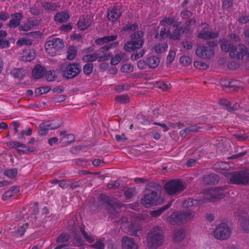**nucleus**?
Wrapping results in <instances>:
<instances>
[{
  "label": "nucleus",
  "mask_w": 249,
  "mask_h": 249,
  "mask_svg": "<svg viewBox=\"0 0 249 249\" xmlns=\"http://www.w3.org/2000/svg\"><path fill=\"white\" fill-rule=\"evenodd\" d=\"M147 187L144 191L143 197L141 202L145 207H150L158 203L159 196L156 191L159 189V185L155 182H150Z\"/></svg>",
  "instance_id": "1"
},
{
  "label": "nucleus",
  "mask_w": 249,
  "mask_h": 249,
  "mask_svg": "<svg viewBox=\"0 0 249 249\" xmlns=\"http://www.w3.org/2000/svg\"><path fill=\"white\" fill-rule=\"evenodd\" d=\"M100 200L105 204L109 217L115 218L120 215V209L123 207V204L119 201L113 199L105 195L100 196Z\"/></svg>",
  "instance_id": "2"
},
{
  "label": "nucleus",
  "mask_w": 249,
  "mask_h": 249,
  "mask_svg": "<svg viewBox=\"0 0 249 249\" xmlns=\"http://www.w3.org/2000/svg\"><path fill=\"white\" fill-rule=\"evenodd\" d=\"M163 236L162 229L156 226L153 228L148 234L147 245L149 248H157L161 245Z\"/></svg>",
  "instance_id": "3"
},
{
  "label": "nucleus",
  "mask_w": 249,
  "mask_h": 249,
  "mask_svg": "<svg viewBox=\"0 0 249 249\" xmlns=\"http://www.w3.org/2000/svg\"><path fill=\"white\" fill-rule=\"evenodd\" d=\"M231 184L247 185L249 183V170H238L231 172L228 177Z\"/></svg>",
  "instance_id": "4"
},
{
  "label": "nucleus",
  "mask_w": 249,
  "mask_h": 249,
  "mask_svg": "<svg viewBox=\"0 0 249 249\" xmlns=\"http://www.w3.org/2000/svg\"><path fill=\"white\" fill-rule=\"evenodd\" d=\"M194 213L190 210L175 212L168 218V222L172 225H180L192 218Z\"/></svg>",
  "instance_id": "5"
},
{
  "label": "nucleus",
  "mask_w": 249,
  "mask_h": 249,
  "mask_svg": "<svg viewBox=\"0 0 249 249\" xmlns=\"http://www.w3.org/2000/svg\"><path fill=\"white\" fill-rule=\"evenodd\" d=\"M64 46V40L57 37H53L52 39L47 41L45 44V51L51 56L55 55L56 51L62 49Z\"/></svg>",
  "instance_id": "6"
},
{
  "label": "nucleus",
  "mask_w": 249,
  "mask_h": 249,
  "mask_svg": "<svg viewBox=\"0 0 249 249\" xmlns=\"http://www.w3.org/2000/svg\"><path fill=\"white\" fill-rule=\"evenodd\" d=\"M164 189L169 195H177L182 192L185 187L181 180L173 179L165 184Z\"/></svg>",
  "instance_id": "7"
},
{
  "label": "nucleus",
  "mask_w": 249,
  "mask_h": 249,
  "mask_svg": "<svg viewBox=\"0 0 249 249\" xmlns=\"http://www.w3.org/2000/svg\"><path fill=\"white\" fill-rule=\"evenodd\" d=\"M62 124L61 120L58 118L44 121L40 124L38 132L40 135H46L48 134L49 130L56 129L59 127Z\"/></svg>",
  "instance_id": "8"
},
{
  "label": "nucleus",
  "mask_w": 249,
  "mask_h": 249,
  "mask_svg": "<svg viewBox=\"0 0 249 249\" xmlns=\"http://www.w3.org/2000/svg\"><path fill=\"white\" fill-rule=\"evenodd\" d=\"M81 71V68L79 63H69L62 71V76L67 80L72 79L77 76Z\"/></svg>",
  "instance_id": "9"
},
{
  "label": "nucleus",
  "mask_w": 249,
  "mask_h": 249,
  "mask_svg": "<svg viewBox=\"0 0 249 249\" xmlns=\"http://www.w3.org/2000/svg\"><path fill=\"white\" fill-rule=\"evenodd\" d=\"M231 230L226 223H222L219 224L214 231V235L215 238L220 240H226L231 236Z\"/></svg>",
  "instance_id": "10"
},
{
  "label": "nucleus",
  "mask_w": 249,
  "mask_h": 249,
  "mask_svg": "<svg viewBox=\"0 0 249 249\" xmlns=\"http://www.w3.org/2000/svg\"><path fill=\"white\" fill-rule=\"evenodd\" d=\"M246 52L247 47L244 44L240 43L237 45H232L229 56L232 59H242L246 55Z\"/></svg>",
  "instance_id": "11"
},
{
  "label": "nucleus",
  "mask_w": 249,
  "mask_h": 249,
  "mask_svg": "<svg viewBox=\"0 0 249 249\" xmlns=\"http://www.w3.org/2000/svg\"><path fill=\"white\" fill-rule=\"evenodd\" d=\"M214 53V52L212 48L206 46H199L196 50V56L201 58L210 59Z\"/></svg>",
  "instance_id": "12"
},
{
  "label": "nucleus",
  "mask_w": 249,
  "mask_h": 249,
  "mask_svg": "<svg viewBox=\"0 0 249 249\" xmlns=\"http://www.w3.org/2000/svg\"><path fill=\"white\" fill-rule=\"evenodd\" d=\"M144 44V39L130 40L126 42L124 47V50L127 52H131L141 49Z\"/></svg>",
  "instance_id": "13"
},
{
  "label": "nucleus",
  "mask_w": 249,
  "mask_h": 249,
  "mask_svg": "<svg viewBox=\"0 0 249 249\" xmlns=\"http://www.w3.org/2000/svg\"><path fill=\"white\" fill-rule=\"evenodd\" d=\"M92 20L88 16H81L77 22V28L81 30L85 31L91 25Z\"/></svg>",
  "instance_id": "14"
},
{
  "label": "nucleus",
  "mask_w": 249,
  "mask_h": 249,
  "mask_svg": "<svg viewBox=\"0 0 249 249\" xmlns=\"http://www.w3.org/2000/svg\"><path fill=\"white\" fill-rule=\"evenodd\" d=\"M121 241L123 249H138V246L132 237L124 236L123 237Z\"/></svg>",
  "instance_id": "15"
},
{
  "label": "nucleus",
  "mask_w": 249,
  "mask_h": 249,
  "mask_svg": "<svg viewBox=\"0 0 249 249\" xmlns=\"http://www.w3.org/2000/svg\"><path fill=\"white\" fill-rule=\"evenodd\" d=\"M219 181L218 175L215 174H210L203 176L202 183L204 185H215Z\"/></svg>",
  "instance_id": "16"
},
{
  "label": "nucleus",
  "mask_w": 249,
  "mask_h": 249,
  "mask_svg": "<svg viewBox=\"0 0 249 249\" xmlns=\"http://www.w3.org/2000/svg\"><path fill=\"white\" fill-rule=\"evenodd\" d=\"M122 16V13L117 7H114L112 10L108 11L107 18L109 21L116 23Z\"/></svg>",
  "instance_id": "17"
},
{
  "label": "nucleus",
  "mask_w": 249,
  "mask_h": 249,
  "mask_svg": "<svg viewBox=\"0 0 249 249\" xmlns=\"http://www.w3.org/2000/svg\"><path fill=\"white\" fill-rule=\"evenodd\" d=\"M190 31V29L187 27H177L172 33L170 32V38L174 40H179L181 34L188 33Z\"/></svg>",
  "instance_id": "18"
},
{
  "label": "nucleus",
  "mask_w": 249,
  "mask_h": 249,
  "mask_svg": "<svg viewBox=\"0 0 249 249\" xmlns=\"http://www.w3.org/2000/svg\"><path fill=\"white\" fill-rule=\"evenodd\" d=\"M12 18L10 20L8 27L11 28H15L20 25L21 20L23 16L21 13H16L11 15Z\"/></svg>",
  "instance_id": "19"
},
{
  "label": "nucleus",
  "mask_w": 249,
  "mask_h": 249,
  "mask_svg": "<svg viewBox=\"0 0 249 249\" xmlns=\"http://www.w3.org/2000/svg\"><path fill=\"white\" fill-rule=\"evenodd\" d=\"M219 36L217 32L201 31L197 35V37L203 39H211L217 38Z\"/></svg>",
  "instance_id": "20"
},
{
  "label": "nucleus",
  "mask_w": 249,
  "mask_h": 249,
  "mask_svg": "<svg viewBox=\"0 0 249 249\" xmlns=\"http://www.w3.org/2000/svg\"><path fill=\"white\" fill-rule=\"evenodd\" d=\"M202 127L198 126L197 124H194L189 126L185 129L180 131V135L181 137H185L187 135L191 132H197L200 131Z\"/></svg>",
  "instance_id": "21"
},
{
  "label": "nucleus",
  "mask_w": 249,
  "mask_h": 249,
  "mask_svg": "<svg viewBox=\"0 0 249 249\" xmlns=\"http://www.w3.org/2000/svg\"><path fill=\"white\" fill-rule=\"evenodd\" d=\"M160 24L164 27H165L167 25L168 26H173V27H177L180 24V23L177 21L175 18L169 17L161 20Z\"/></svg>",
  "instance_id": "22"
},
{
  "label": "nucleus",
  "mask_w": 249,
  "mask_h": 249,
  "mask_svg": "<svg viewBox=\"0 0 249 249\" xmlns=\"http://www.w3.org/2000/svg\"><path fill=\"white\" fill-rule=\"evenodd\" d=\"M70 18L68 13L64 12H57L54 17V20L57 22L62 23L66 22Z\"/></svg>",
  "instance_id": "23"
},
{
  "label": "nucleus",
  "mask_w": 249,
  "mask_h": 249,
  "mask_svg": "<svg viewBox=\"0 0 249 249\" xmlns=\"http://www.w3.org/2000/svg\"><path fill=\"white\" fill-rule=\"evenodd\" d=\"M41 6L44 8V9L47 11L48 12H51L53 11H57L58 8L59 7L57 4L48 1L41 2Z\"/></svg>",
  "instance_id": "24"
},
{
  "label": "nucleus",
  "mask_w": 249,
  "mask_h": 249,
  "mask_svg": "<svg viewBox=\"0 0 249 249\" xmlns=\"http://www.w3.org/2000/svg\"><path fill=\"white\" fill-rule=\"evenodd\" d=\"M45 69L44 67L41 65H37L32 71L33 76L35 78H41L45 75Z\"/></svg>",
  "instance_id": "25"
},
{
  "label": "nucleus",
  "mask_w": 249,
  "mask_h": 249,
  "mask_svg": "<svg viewBox=\"0 0 249 249\" xmlns=\"http://www.w3.org/2000/svg\"><path fill=\"white\" fill-rule=\"evenodd\" d=\"M228 187L227 185L216 187L215 188V192L212 196V198L213 199H220L222 198L225 196L223 191L227 190Z\"/></svg>",
  "instance_id": "26"
},
{
  "label": "nucleus",
  "mask_w": 249,
  "mask_h": 249,
  "mask_svg": "<svg viewBox=\"0 0 249 249\" xmlns=\"http://www.w3.org/2000/svg\"><path fill=\"white\" fill-rule=\"evenodd\" d=\"M146 63L150 68H155L158 67L160 62V59L158 57L151 56L147 58Z\"/></svg>",
  "instance_id": "27"
},
{
  "label": "nucleus",
  "mask_w": 249,
  "mask_h": 249,
  "mask_svg": "<svg viewBox=\"0 0 249 249\" xmlns=\"http://www.w3.org/2000/svg\"><path fill=\"white\" fill-rule=\"evenodd\" d=\"M219 44L222 51L229 53V54H230V52L232 45L231 41L226 39L223 38L219 41Z\"/></svg>",
  "instance_id": "28"
},
{
  "label": "nucleus",
  "mask_w": 249,
  "mask_h": 249,
  "mask_svg": "<svg viewBox=\"0 0 249 249\" xmlns=\"http://www.w3.org/2000/svg\"><path fill=\"white\" fill-rule=\"evenodd\" d=\"M185 236V231L183 229H176L174 232V240L176 242H181Z\"/></svg>",
  "instance_id": "29"
},
{
  "label": "nucleus",
  "mask_w": 249,
  "mask_h": 249,
  "mask_svg": "<svg viewBox=\"0 0 249 249\" xmlns=\"http://www.w3.org/2000/svg\"><path fill=\"white\" fill-rule=\"evenodd\" d=\"M125 232L128 234L136 236L137 234L139 228L135 223L131 222L130 224L128 223V225L126 228H125Z\"/></svg>",
  "instance_id": "30"
},
{
  "label": "nucleus",
  "mask_w": 249,
  "mask_h": 249,
  "mask_svg": "<svg viewBox=\"0 0 249 249\" xmlns=\"http://www.w3.org/2000/svg\"><path fill=\"white\" fill-rule=\"evenodd\" d=\"M170 29H167L165 27H163L161 29L160 33H157L155 36V38L159 40H161L164 38L169 37L170 38Z\"/></svg>",
  "instance_id": "31"
},
{
  "label": "nucleus",
  "mask_w": 249,
  "mask_h": 249,
  "mask_svg": "<svg viewBox=\"0 0 249 249\" xmlns=\"http://www.w3.org/2000/svg\"><path fill=\"white\" fill-rule=\"evenodd\" d=\"M117 38V35L104 36L103 37L98 38L96 39L95 42L99 45H102L105 43H108L110 41H113Z\"/></svg>",
  "instance_id": "32"
},
{
  "label": "nucleus",
  "mask_w": 249,
  "mask_h": 249,
  "mask_svg": "<svg viewBox=\"0 0 249 249\" xmlns=\"http://www.w3.org/2000/svg\"><path fill=\"white\" fill-rule=\"evenodd\" d=\"M11 73L14 78L20 80L23 79L25 75V71L22 68H14Z\"/></svg>",
  "instance_id": "33"
},
{
  "label": "nucleus",
  "mask_w": 249,
  "mask_h": 249,
  "mask_svg": "<svg viewBox=\"0 0 249 249\" xmlns=\"http://www.w3.org/2000/svg\"><path fill=\"white\" fill-rule=\"evenodd\" d=\"M138 29V24L137 23H134L133 24L127 23L124 26L121 32L124 34L127 32H133Z\"/></svg>",
  "instance_id": "34"
},
{
  "label": "nucleus",
  "mask_w": 249,
  "mask_h": 249,
  "mask_svg": "<svg viewBox=\"0 0 249 249\" xmlns=\"http://www.w3.org/2000/svg\"><path fill=\"white\" fill-rule=\"evenodd\" d=\"M98 57V54L95 53L91 54H87L83 56L82 57V60H83L84 62L86 63L92 62L96 61Z\"/></svg>",
  "instance_id": "35"
},
{
  "label": "nucleus",
  "mask_w": 249,
  "mask_h": 249,
  "mask_svg": "<svg viewBox=\"0 0 249 249\" xmlns=\"http://www.w3.org/2000/svg\"><path fill=\"white\" fill-rule=\"evenodd\" d=\"M77 54V50L74 46H70L67 51V58L68 60H72L74 59Z\"/></svg>",
  "instance_id": "36"
},
{
  "label": "nucleus",
  "mask_w": 249,
  "mask_h": 249,
  "mask_svg": "<svg viewBox=\"0 0 249 249\" xmlns=\"http://www.w3.org/2000/svg\"><path fill=\"white\" fill-rule=\"evenodd\" d=\"M170 207V205H166L165 206H163V207L159 208L158 210H154L152 211H151L150 213L151 215L153 217H157L159 215H160L162 213H163L164 211H165L166 209L169 208Z\"/></svg>",
  "instance_id": "37"
},
{
  "label": "nucleus",
  "mask_w": 249,
  "mask_h": 249,
  "mask_svg": "<svg viewBox=\"0 0 249 249\" xmlns=\"http://www.w3.org/2000/svg\"><path fill=\"white\" fill-rule=\"evenodd\" d=\"M80 229L84 238L87 240V242H88L89 243H92L95 241V239L94 237L91 236V235H89L82 226L80 228Z\"/></svg>",
  "instance_id": "38"
},
{
  "label": "nucleus",
  "mask_w": 249,
  "mask_h": 249,
  "mask_svg": "<svg viewBox=\"0 0 249 249\" xmlns=\"http://www.w3.org/2000/svg\"><path fill=\"white\" fill-rule=\"evenodd\" d=\"M168 48V45L166 44H159L154 47V50L157 53H161L166 51Z\"/></svg>",
  "instance_id": "39"
},
{
  "label": "nucleus",
  "mask_w": 249,
  "mask_h": 249,
  "mask_svg": "<svg viewBox=\"0 0 249 249\" xmlns=\"http://www.w3.org/2000/svg\"><path fill=\"white\" fill-rule=\"evenodd\" d=\"M144 35V32L142 31H138L134 32L130 35V38L131 40H138V39H143L142 37Z\"/></svg>",
  "instance_id": "40"
},
{
  "label": "nucleus",
  "mask_w": 249,
  "mask_h": 249,
  "mask_svg": "<svg viewBox=\"0 0 249 249\" xmlns=\"http://www.w3.org/2000/svg\"><path fill=\"white\" fill-rule=\"evenodd\" d=\"M18 174V170L16 168L6 170L3 172V175L11 178H15Z\"/></svg>",
  "instance_id": "41"
},
{
  "label": "nucleus",
  "mask_w": 249,
  "mask_h": 249,
  "mask_svg": "<svg viewBox=\"0 0 249 249\" xmlns=\"http://www.w3.org/2000/svg\"><path fill=\"white\" fill-rule=\"evenodd\" d=\"M241 227L245 232H247L249 231V222H248V218H244L241 217L239 219Z\"/></svg>",
  "instance_id": "42"
},
{
  "label": "nucleus",
  "mask_w": 249,
  "mask_h": 249,
  "mask_svg": "<svg viewBox=\"0 0 249 249\" xmlns=\"http://www.w3.org/2000/svg\"><path fill=\"white\" fill-rule=\"evenodd\" d=\"M33 44V40L27 38H20L17 42V45L18 46L23 45L31 46Z\"/></svg>",
  "instance_id": "43"
},
{
  "label": "nucleus",
  "mask_w": 249,
  "mask_h": 249,
  "mask_svg": "<svg viewBox=\"0 0 249 249\" xmlns=\"http://www.w3.org/2000/svg\"><path fill=\"white\" fill-rule=\"evenodd\" d=\"M93 65L91 63H88L83 67V72L86 75L90 74L93 71Z\"/></svg>",
  "instance_id": "44"
},
{
  "label": "nucleus",
  "mask_w": 249,
  "mask_h": 249,
  "mask_svg": "<svg viewBox=\"0 0 249 249\" xmlns=\"http://www.w3.org/2000/svg\"><path fill=\"white\" fill-rule=\"evenodd\" d=\"M51 90V88L49 87H44L36 89L35 93L36 96L40 95L44 93L48 92Z\"/></svg>",
  "instance_id": "45"
},
{
  "label": "nucleus",
  "mask_w": 249,
  "mask_h": 249,
  "mask_svg": "<svg viewBox=\"0 0 249 249\" xmlns=\"http://www.w3.org/2000/svg\"><path fill=\"white\" fill-rule=\"evenodd\" d=\"M181 7L183 9H190L192 10L195 9V6L190 0H184L181 3Z\"/></svg>",
  "instance_id": "46"
},
{
  "label": "nucleus",
  "mask_w": 249,
  "mask_h": 249,
  "mask_svg": "<svg viewBox=\"0 0 249 249\" xmlns=\"http://www.w3.org/2000/svg\"><path fill=\"white\" fill-rule=\"evenodd\" d=\"M193 14L189 9H183L180 12V17L182 19H187L192 17Z\"/></svg>",
  "instance_id": "47"
},
{
  "label": "nucleus",
  "mask_w": 249,
  "mask_h": 249,
  "mask_svg": "<svg viewBox=\"0 0 249 249\" xmlns=\"http://www.w3.org/2000/svg\"><path fill=\"white\" fill-rule=\"evenodd\" d=\"M45 76L47 80L49 81H53L56 78L55 72L54 70H50L49 71H47L45 74Z\"/></svg>",
  "instance_id": "48"
},
{
  "label": "nucleus",
  "mask_w": 249,
  "mask_h": 249,
  "mask_svg": "<svg viewBox=\"0 0 249 249\" xmlns=\"http://www.w3.org/2000/svg\"><path fill=\"white\" fill-rule=\"evenodd\" d=\"M115 100L121 104H126L129 102V98L127 95H121L116 96Z\"/></svg>",
  "instance_id": "49"
},
{
  "label": "nucleus",
  "mask_w": 249,
  "mask_h": 249,
  "mask_svg": "<svg viewBox=\"0 0 249 249\" xmlns=\"http://www.w3.org/2000/svg\"><path fill=\"white\" fill-rule=\"evenodd\" d=\"M110 57L111 58L110 63L112 65H117L123 58V56L118 54L115 55L114 56L112 54H110Z\"/></svg>",
  "instance_id": "50"
},
{
  "label": "nucleus",
  "mask_w": 249,
  "mask_h": 249,
  "mask_svg": "<svg viewBox=\"0 0 249 249\" xmlns=\"http://www.w3.org/2000/svg\"><path fill=\"white\" fill-rule=\"evenodd\" d=\"M22 149H18V151L23 153H27V152H34L36 151V149L34 147H29L23 144L21 147Z\"/></svg>",
  "instance_id": "51"
},
{
  "label": "nucleus",
  "mask_w": 249,
  "mask_h": 249,
  "mask_svg": "<svg viewBox=\"0 0 249 249\" xmlns=\"http://www.w3.org/2000/svg\"><path fill=\"white\" fill-rule=\"evenodd\" d=\"M75 140V136L73 134H70L64 136L61 139L66 144H70Z\"/></svg>",
  "instance_id": "52"
},
{
  "label": "nucleus",
  "mask_w": 249,
  "mask_h": 249,
  "mask_svg": "<svg viewBox=\"0 0 249 249\" xmlns=\"http://www.w3.org/2000/svg\"><path fill=\"white\" fill-rule=\"evenodd\" d=\"M238 81L236 80L230 81L229 90H231V92L237 91L238 89Z\"/></svg>",
  "instance_id": "53"
},
{
  "label": "nucleus",
  "mask_w": 249,
  "mask_h": 249,
  "mask_svg": "<svg viewBox=\"0 0 249 249\" xmlns=\"http://www.w3.org/2000/svg\"><path fill=\"white\" fill-rule=\"evenodd\" d=\"M233 6V2L231 0H225L223 1L222 8L224 11H227Z\"/></svg>",
  "instance_id": "54"
},
{
  "label": "nucleus",
  "mask_w": 249,
  "mask_h": 249,
  "mask_svg": "<svg viewBox=\"0 0 249 249\" xmlns=\"http://www.w3.org/2000/svg\"><path fill=\"white\" fill-rule=\"evenodd\" d=\"M220 84L222 86L223 89L227 92H231L229 90L230 80L227 79H222L220 80Z\"/></svg>",
  "instance_id": "55"
},
{
  "label": "nucleus",
  "mask_w": 249,
  "mask_h": 249,
  "mask_svg": "<svg viewBox=\"0 0 249 249\" xmlns=\"http://www.w3.org/2000/svg\"><path fill=\"white\" fill-rule=\"evenodd\" d=\"M121 71L123 72H130L133 71V67L131 64H126L121 68Z\"/></svg>",
  "instance_id": "56"
},
{
  "label": "nucleus",
  "mask_w": 249,
  "mask_h": 249,
  "mask_svg": "<svg viewBox=\"0 0 249 249\" xmlns=\"http://www.w3.org/2000/svg\"><path fill=\"white\" fill-rule=\"evenodd\" d=\"M136 190L134 188H129L124 192L127 198H130L135 195Z\"/></svg>",
  "instance_id": "57"
},
{
  "label": "nucleus",
  "mask_w": 249,
  "mask_h": 249,
  "mask_svg": "<svg viewBox=\"0 0 249 249\" xmlns=\"http://www.w3.org/2000/svg\"><path fill=\"white\" fill-rule=\"evenodd\" d=\"M73 27V24L72 23H68L66 24H63L60 28V30L65 32H68L70 31Z\"/></svg>",
  "instance_id": "58"
},
{
  "label": "nucleus",
  "mask_w": 249,
  "mask_h": 249,
  "mask_svg": "<svg viewBox=\"0 0 249 249\" xmlns=\"http://www.w3.org/2000/svg\"><path fill=\"white\" fill-rule=\"evenodd\" d=\"M179 61L183 65L185 66H188L191 64L192 60L189 57L183 56L180 58Z\"/></svg>",
  "instance_id": "59"
},
{
  "label": "nucleus",
  "mask_w": 249,
  "mask_h": 249,
  "mask_svg": "<svg viewBox=\"0 0 249 249\" xmlns=\"http://www.w3.org/2000/svg\"><path fill=\"white\" fill-rule=\"evenodd\" d=\"M194 65L196 68L200 70H206L208 67L206 63L196 61Z\"/></svg>",
  "instance_id": "60"
},
{
  "label": "nucleus",
  "mask_w": 249,
  "mask_h": 249,
  "mask_svg": "<svg viewBox=\"0 0 249 249\" xmlns=\"http://www.w3.org/2000/svg\"><path fill=\"white\" fill-rule=\"evenodd\" d=\"M69 240V236L66 233H63L58 236L56 239L57 243H63L68 241Z\"/></svg>",
  "instance_id": "61"
},
{
  "label": "nucleus",
  "mask_w": 249,
  "mask_h": 249,
  "mask_svg": "<svg viewBox=\"0 0 249 249\" xmlns=\"http://www.w3.org/2000/svg\"><path fill=\"white\" fill-rule=\"evenodd\" d=\"M145 53V51L144 49H142L140 51V53H135L133 54H132L131 56V59L132 60H135L141 57H142L144 53Z\"/></svg>",
  "instance_id": "62"
},
{
  "label": "nucleus",
  "mask_w": 249,
  "mask_h": 249,
  "mask_svg": "<svg viewBox=\"0 0 249 249\" xmlns=\"http://www.w3.org/2000/svg\"><path fill=\"white\" fill-rule=\"evenodd\" d=\"M176 56V52L174 51H170L167 56V64L171 63L174 60Z\"/></svg>",
  "instance_id": "63"
},
{
  "label": "nucleus",
  "mask_w": 249,
  "mask_h": 249,
  "mask_svg": "<svg viewBox=\"0 0 249 249\" xmlns=\"http://www.w3.org/2000/svg\"><path fill=\"white\" fill-rule=\"evenodd\" d=\"M238 21L242 24L249 22V15L242 16L238 18Z\"/></svg>",
  "instance_id": "64"
}]
</instances>
